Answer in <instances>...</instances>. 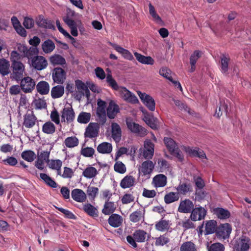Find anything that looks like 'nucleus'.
<instances>
[{"mask_svg":"<svg viewBox=\"0 0 251 251\" xmlns=\"http://www.w3.org/2000/svg\"><path fill=\"white\" fill-rule=\"evenodd\" d=\"M50 93L53 99L61 98L64 94V87L60 85L53 87L51 90Z\"/></svg>","mask_w":251,"mask_h":251,"instance_id":"29","label":"nucleus"},{"mask_svg":"<svg viewBox=\"0 0 251 251\" xmlns=\"http://www.w3.org/2000/svg\"><path fill=\"white\" fill-rule=\"evenodd\" d=\"M206 214V210L201 206L196 207L192 211L190 215L191 220L194 221H200L204 218Z\"/></svg>","mask_w":251,"mask_h":251,"instance_id":"15","label":"nucleus"},{"mask_svg":"<svg viewBox=\"0 0 251 251\" xmlns=\"http://www.w3.org/2000/svg\"><path fill=\"white\" fill-rule=\"evenodd\" d=\"M250 245V239L245 235H242L234 240L233 250L234 251H249Z\"/></svg>","mask_w":251,"mask_h":251,"instance_id":"3","label":"nucleus"},{"mask_svg":"<svg viewBox=\"0 0 251 251\" xmlns=\"http://www.w3.org/2000/svg\"><path fill=\"white\" fill-rule=\"evenodd\" d=\"M12 73L10 77L17 81H20L24 76L25 66L20 61H13L12 63Z\"/></svg>","mask_w":251,"mask_h":251,"instance_id":"4","label":"nucleus"},{"mask_svg":"<svg viewBox=\"0 0 251 251\" xmlns=\"http://www.w3.org/2000/svg\"><path fill=\"white\" fill-rule=\"evenodd\" d=\"M20 86L25 93H31L35 87V82L29 76L23 77L21 80Z\"/></svg>","mask_w":251,"mask_h":251,"instance_id":"6","label":"nucleus"},{"mask_svg":"<svg viewBox=\"0 0 251 251\" xmlns=\"http://www.w3.org/2000/svg\"><path fill=\"white\" fill-rule=\"evenodd\" d=\"M112 137L116 142H119L121 139L122 131L120 126L116 123L111 124Z\"/></svg>","mask_w":251,"mask_h":251,"instance_id":"24","label":"nucleus"},{"mask_svg":"<svg viewBox=\"0 0 251 251\" xmlns=\"http://www.w3.org/2000/svg\"><path fill=\"white\" fill-rule=\"evenodd\" d=\"M170 227V221L163 219H161L159 221L156 222L155 225V229L161 232L168 231Z\"/></svg>","mask_w":251,"mask_h":251,"instance_id":"27","label":"nucleus"},{"mask_svg":"<svg viewBox=\"0 0 251 251\" xmlns=\"http://www.w3.org/2000/svg\"><path fill=\"white\" fill-rule=\"evenodd\" d=\"M107 116L111 119H114L119 112V106L113 100H111L106 109Z\"/></svg>","mask_w":251,"mask_h":251,"instance_id":"19","label":"nucleus"},{"mask_svg":"<svg viewBox=\"0 0 251 251\" xmlns=\"http://www.w3.org/2000/svg\"><path fill=\"white\" fill-rule=\"evenodd\" d=\"M128 128L133 133L137 135L144 137L147 134V130L138 124L132 121L126 122Z\"/></svg>","mask_w":251,"mask_h":251,"instance_id":"11","label":"nucleus"},{"mask_svg":"<svg viewBox=\"0 0 251 251\" xmlns=\"http://www.w3.org/2000/svg\"><path fill=\"white\" fill-rule=\"evenodd\" d=\"M179 199V195L177 192H171L166 194L164 196V201L166 204H170L177 201Z\"/></svg>","mask_w":251,"mask_h":251,"instance_id":"39","label":"nucleus"},{"mask_svg":"<svg viewBox=\"0 0 251 251\" xmlns=\"http://www.w3.org/2000/svg\"><path fill=\"white\" fill-rule=\"evenodd\" d=\"M135 178L130 175H126L121 181L120 185L123 189L129 188L135 185Z\"/></svg>","mask_w":251,"mask_h":251,"instance_id":"22","label":"nucleus"},{"mask_svg":"<svg viewBox=\"0 0 251 251\" xmlns=\"http://www.w3.org/2000/svg\"><path fill=\"white\" fill-rule=\"evenodd\" d=\"M194 209V204L193 202L189 199L180 201L178 210L179 212L184 213H192Z\"/></svg>","mask_w":251,"mask_h":251,"instance_id":"16","label":"nucleus"},{"mask_svg":"<svg viewBox=\"0 0 251 251\" xmlns=\"http://www.w3.org/2000/svg\"><path fill=\"white\" fill-rule=\"evenodd\" d=\"M171 70L166 68H162L159 70V74L161 75L169 80L170 81H172V77L171 76Z\"/></svg>","mask_w":251,"mask_h":251,"instance_id":"60","label":"nucleus"},{"mask_svg":"<svg viewBox=\"0 0 251 251\" xmlns=\"http://www.w3.org/2000/svg\"><path fill=\"white\" fill-rule=\"evenodd\" d=\"M33 104L36 109H41L47 106L46 100L40 98L35 99L33 101Z\"/></svg>","mask_w":251,"mask_h":251,"instance_id":"57","label":"nucleus"},{"mask_svg":"<svg viewBox=\"0 0 251 251\" xmlns=\"http://www.w3.org/2000/svg\"><path fill=\"white\" fill-rule=\"evenodd\" d=\"M227 109V105L225 103V102H220V105H219L218 109L216 110L214 116L218 118L221 116L223 113L226 114Z\"/></svg>","mask_w":251,"mask_h":251,"instance_id":"53","label":"nucleus"},{"mask_svg":"<svg viewBox=\"0 0 251 251\" xmlns=\"http://www.w3.org/2000/svg\"><path fill=\"white\" fill-rule=\"evenodd\" d=\"M97 121L100 124L103 125L106 122V115L105 110H96Z\"/></svg>","mask_w":251,"mask_h":251,"instance_id":"52","label":"nucleus"},{"mask_svg":"<svg viewBox=\"0 0 251 251\" xmlns=\"http://www.w3.org/2000/svg\"><path fill=\"white\" fill-rule=\"evenodd\" d=\"M147 237L149 238V235L146 231L142 229H138L134 231L133 234V236L128 235L126 237V240L127 242L133 248H136L137 247V244L136 242L139 243L145 242L146 240Z\"/></svg>","mask_w":251,"mask_h":251,"instance_id":"1","label":"nucleus"},{"mask_svg":"<svg viewBox=\"0 0 251 251\" xmlns=\"http://www.w3.org/2000/svg\"><path fill=\"white\" fill-rule=\"evenodd\" d=\"M208 251H224L225 247L220 243H215L208 247Z\"/></svg>","mask_w":251,"mask_h":251,"instance_id":"58","label":"nucleus"},{"mask_svg":"<svg viewBox=\"0 0 251 251\" xmlns=\"http://www.w3.org/2000/svg\"><path fill=\"white\" fill-rule=\"evenodd\" d=\"M156 246H163L170 242V239L167 233L160 235L155 238Z\"/></svg>","mask_w":251,"mask_h":251,"instance_id":"46","label":"nucleus"},{"mask_svg":"<svg viewBox=\"0 0 251 251\" xmlns=\"http://www.w3.org/2000/svg\"><path fill=\"white\" fill-rule=\"evenodd\" d=\"M108 44L112 46L117 51L122 54L123 57L129 60H132L134 59V57L132 54L127 50L124 49L120 46L112 43L110 42H108Z\"/></svg>","mask_w":251,"mask_h":251,"instance_id":"21","label":"nucleus"},{"mask_svg":"<svg viewBox=\"0 0 251 251\" xmlns=\"http://www.w3.org/2000/svg\"><path fill=\"white\" fill-rule=\"evenodd\" d=\"M2 161L5 165L11 166H16L18 163L17 159L13 156H8L6 159L3 160Z\"/></svg>","mask_w":251,"mask_h":251,"instance_id":"61","label":"nucleus"},{"mask_svg":"<svg viewBox=\"0 0 251 251\" xmlns=\"http://www.w3.org/2000/svg\"><path fill=\"white\" fill-rule=\"evenodd\" d=\"M229 58L223 54L221 57V70L222 73L226 74L228 70Z\"/></svg>","mask_w":251,"mask_h":251,"instance_id":"43","label":"nucleus"},{"mask_svg":"<svg viewBox=\"0 0 251 251\" xmlns=\"http://www.w3.org/2000/svg\"><path fill=\"white\" fill-rule=\"evenodd\" d=\"M231 230V226L229 224H223L217 227L216 234L220 239H226L229 237Z\"/></svg>","mask_w":251,"mask_h":251,"instance_id":"5","label":"nucleus"},{"mask_svg":"<svg viewBox=\"0 0 251 251\" xmlns=\"http://www.w3.org/2000/svg\"><path fill=\"white\" fill-rule=\"evenodd\" d=\"M217 222L214 220H209L205 224V234H210L216 233Z\"/></svg>","mask_w":251,"mask_h":251,"instance_id":"38","label":"nucleus"},{"mask_svg":"<svg viewBox=\"0 0 251 251\" xmlns=\"http://www.w3.org/2000/svg\"><path fill=\"white\" fill-rule=\"evenodd\" d=\"M10 73L9 62L4 58L0 59V74L5 76Z\"/></svg>","mask_w":251,"mask_h":251,"instance_id":"28","label":"nucleus"},{"mask_svg":"<svg viewBox=\"0 0 251 251\" xmlns=\"http://www.w3.org/2000/svg\"><path fill=\"white\" fill-rule=\"evenodd\" d=\"M180 251H197L196 246L191 241L183 243L180 248Z\"/></svg>","mask_w":251,"mask_h":251,"instance_id":"48","label":"nucleus"},{"mask_svg":"<svg viewBox=\"0 0 251 251\" xmlns=\"http://www.w3.org/2000/svg\"><path fill=\"white\" fill-rule=\"evenodd\" d=\"M137 93L140 99L148 108L151 111H154L155 102L153 98L149 95L143 93L140 91H138Z\"/></svg>","mask_w":251,"mask_h":251,"instance_id":"12","label":"nucleus"},{"mask_svg":"<svg viewBox=\"0 0 251 251\" xmlns=\"http://www.w3.org/2000/svg\"><path fill=\"white\" fill-rule=\"evenodd\" d=\"M40 177L44 181V182L49 186L52 188H56L57 183L49 176L44 173H41Z\"/></svg>","mask_w":251,"mask_h":251,"instance_id":"50","label":"nucleus"},{"mask_svg":"<svg viewBox=\"0 0 251 251\" xmlns=\"http://www.w3.org/2000/svg\"><path fill=\"white\" fill-rule=\"evenodd\" d=\"M21 157L25 160L32 162L36 158V155L32 151L27 150L22 152Z\"/></svg>","mask_w":251,"mask_h":251,"instance_id":"45","label":"nucleus"},{"mask_svg":"<svg viewBox=\"0 0 251 251\" xmlns=\"http://www.w3.org/2000/svg\"><path fill=\"white\" fill-rule=\"evenodd\" d=\"M76 92L74 95V99L80 101L82 97L86 96L89 98L90 96V92L88 87L85 83L79 79H76L75 81Z\"/></svg>","mask_w":251,"mask_h":251,"instance_id":"2","label":"nucleus"},{"mask_svg":"<svg viewBox=\"0 0 251 251\" xmlns=\"http://www.w3.org/2000/svg\"><path fill=\"white\" fill-rule=\"evenodd\" d=\"M123 222V217L117 214H112L108 219V224L113 227H118L121 226Z\"/></svg>","mask_w":251,"mask_h":251,"instance_id":"20","label":"nucleus"},{"mask_svg":"<svg viewBox=\"0 0 251 251\" xmlns=\"http://www.w3.org/2000/svg\"><path fill=\"white\" fill-rule=\"evenodd\" d=\"M112 150V146L110 143L103 142L99 145L97 147V151L100 153H110Z\"/></svg>","mask_w":251,"mask_h":251,"instance_id":"33","label":"nucleus"},{"mask_svg":"<svg viewBox=\"0 0 251 251\" xmlns=\"http://www.w3.org/2000/svg\"><path fill=\"white\" fill-rule=\"evenodd\" d=\"M55 126L50 121L46 122L42 126V131L47 134H52L55 131Z\"/></svg>","mask_w":251,"mask_h":251,"instance_id":"42","label":"nucleus"},{"mask_svg":"<svg viewBox=\"0 0 251 251\" xmlns=\"http://www.w3.org/2000/svg\"><path fill=\"white\" fill-rule=\"evenodd\" d=\"M177 193L180 194L185 195L188 193L193 191V188L190 183L180 182L177 187H176Z\"/></svg>","mask_w":251,"mask_h":251,"instance_id":"23","label":"nucleus"},{"mask_svg":"<svg viewBox=\"0 0 251 251\" xmlns=\"http://www.w3.org/2000/svg\"><path fill=\"white\" fill-rule=\"evenodd\" d=\"M120 96L124 100L131 103H137L138 102V100L136 96L127 90L126 87H121L118 92Z\"/></svg>","mask_w":251,"mask_h":251,"instance_id":"8","label":"nucleus"},{"mask_svg":"<svg viewBox=\"0 0 251 251\" xmlns=\"http://www.w3.org/2000/svg\"><path fill=\"white\" fill-rule=\"evenodd\" d=\"M55 48V44L50 39L46 40L42 44V50L46 53H51L54 50Z\"/></svg>","mask_w":251,"mask_h":251,"instance_id":"35","label":"nucleus"},{"mask_svg":"<svg viewBox=\"0 0 251 251\" xmlns=\"http://www.w3.org/2000/svg\"><path fill=\"white\" fill-rule=\"evenodd\" d=\"M215 214L220 219H227L230 217V212L227 209L223 208H216L214 210Z\"/></svg>","mask_w":251,"mask_h":251,"instance_id":"37","label":"nucleus"},{"mask_svg":"<svg viewBox=\"0 0 251 251\" xmlns=\"http://www.w3.org/2000/svg\"><path fill=\"white\" fill-rule=\"evenodd\" d=\"M114 171L118 173L123 174L126 171L125 165L121 161H117L114 166Z\"/></svg>","mask_w":251,"mask_h":251,"instance_id":"56","label":"nucleus"},{"mask_svg":"<svg viewBox=\"0 0 251 251\" xmlns=\"http://www.w3.org/2000/svg\"><path fill=\"white\" fill-rule=\"evenodd\" d=\"M78 143V139L75 136L67 137L64 141L65 146L69 148L77 146Z\"/></svg>","mask_w":251,"mask_h":251,"instance_id":"49","label":"nucleus"},{"mask_svg":"<svg viewBox=\"0 0 251 251\" xmlns=\"http://www.w3.org/2000/svg\"><path fill=\"white\" fill-rule=\"evenodd\" d=\"M62 165V161L59 159H51L48 162V165L51 169L56 170L57 174L61 175V168Z\"/></svg>","mask_w":251,"mask_h":251,"instance_id":"36","label":"nucleus"},{"mask_svg":"<svg viewBox=\"0 0 251 251\" xmlns=\"http://www.w3.org/2000/svg\"><path fill=\"white\" fill-rule=\"evenodd\" d=\"M66 73L61 68H55L52 71V77L54 82L63 84L66 79Z\"/></svg>","mask_w":251,"mask_h":251,"instance_id":"13","label":"nucleus"},{"mask_svg":"<svg viewBox=\"0 0 251 251\" xmlns=\"http://www.w3.org/2000/svg\"><path fill=\"white\" fill-rule=\"evenodd\" d=\"M37 91L42 95L48 94L50 91V85L45 81H41L38 83L36 85Z\"/></svg>","mask_w":251,"mask_h":251,"instance_id":"32","label":"nucleus"},{"mask_svg":"<svg viewBox=\"0 0 251 251\" xmlns=\"http://www.w3.org/2000/svg\"><path fill=\"white\" fill-rule=\"evenodd\" d=\"M100 126L98 123H90L86 128L84 133L85 137L92 138L98 136Z\"/></svg>","mask_w":251,"mask_h":251,"instance_id":"14","label":"nucleus"},{"mask_svg":"<svg viewBox=\"0 0 251 251\" xmlns=\"http://www.w3.org/2000/svg\"><path fill=\"white\" fill-rule=\"evenodd\" d=\"M98 174L97 169L92 166L87 167L83 172V176L87 178L95 177Z\"/></svg>","mask_w":251,"mask_h":251,"instance_id":"44","label":"nucleus"},{"mask_svg":"<svg viewBox=\"0 0 251 251\" xmlns=\"http://www.w3.org/2000/svg\"><path fill=\"white\" fill-rule=\"evenodd\" d=\"M91 118V114L87 112H81L77 117V121L79 123L87 124Z\"/></svg>","mask_w":251,"mask_h":251,"instance_id":"54","label":"nucleus"},{"mask_svg":"<svg viewBox=\"0 0 251 251\" xmlns=\"http://www.w3.org/2000/svg\"><path fill=\"white\" fill-rule=\"evenodd\" d=\"M134 55L137 60L141 63L151 65L153 64V59L150 56H145L136 52L134 53Z\"/></svg>","mask_w":251,"mask_h":251,"instance_id":"41","label":"nucleus"},{"mask_svg":"<svg viewBox=\"0 0 251 251\" xmlns=\"http://www.w3.org/2000/svg\"><path fill=\"white\" fill-rule=\"evenodd\" d=\"M201 52L199 50H196L191 54L190 58V63L196 64L197 60L201 56Z\"/></svg>","mask_w":251,"mask_h":251,"instance_id":"64","label":"nucleus"},{"mask_svg":"<svg viewBox=\"0 0 251 251\" xmlns=\"http://www.w3.org/2000/svg\"><path fill=\"white\" fill-rule=\"evenodd\" d=\"M149 13L153 18V20L158 24L162 23V20L160 17L156 13L154 6L150 3L149 4Z\"/></svg>","mask_w":251,"mask_h":251,"instance_id":"51","label":"nucleus"},{"mask_svg":"<svg viewBox=\"0 0 251 251\" xmlns=\"http://www.w3.org/2000/svg\"><path fill=\"white\" fill-rule=\"evenodd\" d=\"M39 50L37 48L30 47L29 49L27 48L26 54L25 57H27L28 59L32 60L34 56L38 55Z\"/></svg>","mask_w":251,"mask_h":251,"instance_id":"55","label":"nucleus"},{"mask_svg":"<svg viewBox=\"0 0 251 251\" xmlns=\"http://www.w3.org/2000/svg\"><path fill=\"white\" fill-rule=\"evenodd\" d=\"M154 144L150 140H146L144 142V148L140 149L143 153V156L146 159H150L152 158L154 154Z\"/></svg>","mask_w":251,"mask_h":251,"instance_id":"9","label":"nucleus"},{"mask_svg":"<svg viewBox=\"0 0 251 251\" xmlns=\"http://www.w3.org/2000/svg\"><path fill=\"white\" fill-rule=\"evenodd\" d=\"M50 63L53 66L63 65L66 64L65 58L59 54H55L49 58Z\"/></svg>","mask_w":251,"mask_h":251,"instance_id":"30","label":"nucleus"},{"mask_svg":"<svg viewBox=\"0 0 251 251\" xmlns=\"http://www.w3.org/2000/svg\"><path fill=\"white\" fill-rule=\"evenodd\" d=\"M167 183V177L163 174H158L154 176L152 179V184L155 188L163 187Z\"/></svg>","mask_w":251,"mask_h":251,"instance_id":"18","label":"nucleus"},{"mask_svg":"<svg viewBox=\"0 0 251 251\" xmlns=\"http://www.w3.org/2000/svg\"><path fill=\"white\" fill-rule=\"evenodd\" d=\"M23 24L26 29H30L34 26V21L31 18L25 17L24 18Z\"/></svg>","mask_w":251,"mask_h":251,"instance_id":"62","label":"nucleus"},{"mask_svg":"<svg viewBox=\"0 0 251 251\" xmlns=\"http://www.w3.org/2000/svg\"><path fill=\"white\" fill-rule=\"evenodd\" d=\"M84 211L89 216L97 217L98 216V211L96 208L91 204H85L83 207Z\"/></svg>","mask_w":251,"mask_h":251,"instance_id":"47","label":"nucleus"},{"mask_svg":"<svg viewBox=\"0 0 251 251\" xmlns=\"http://www.w3.org/2000/svg\"><path fill=\"white\" fill-rule=\"evenodd\" d=\"M115 209L116 206L114 203L107 201L105 202L102 212L105 215H108L113 214Z\"/></svg>","mask_w":251,"mask_h":251,"instance_id":"40","label":"nucleus"},{"mask_svg":"<svg viewBox=\"0 0 251 251\" xmlns=\"http://www.w3.org/2000/svg\"><path fill=\"white\" fill-rule=\"evenodd\" d=\"M154 164L151 160H147L143 162L140 166L139 171L141 172L144 175L150 174L153 171Z\"/></svg>","mask_w":251,"mask_h":251,"instance_id":"25","label":"nucleus"},{"mask_svg":"<svg viewBox=\"0 0 251 251\" xmlns=\"http://www.w3.org/2000/svg\"><path fill=\"white\" fill-rule=\"evenodd\" d=\"M72 197L75 201L82 202L84 201L86 199L85 193L81 189H75L72 191Z\"/></svg>","mask_w":251,"mask_h":251,"instance_id":"26","label":"nucleus"},{"mask_svg":"<svg viewBox=\"0 0 251 251\" xmlns=\"http://www.w3.org/2000/svg\"><path fill=\"white\" fill-rule=\"evenodd\" d=\"M164 142L170 153H175L178 146L175 141L172 138L165 137Z\"/></svg>","mask_w":251,"mask_h":251,"instance_id":"31","label":"nucleus"},{"mask_svg":"<svg viewBox=\"0 0 251 251\" xmlns=\"http://www.w3.org/2000/svg\"><path fill=\"white\" fill-rule=\"evenodd\" d=\"M37 122V119L34 115L33 111L27 110L24 117L23 126L27 128H31L35 125Z\"/></svg>","mask_w":251,"mask_h":251,"instance_id":"10","label":"nucleus"},{"mask_svg":"<svg viewBox=\"0 0 251 251\" xmlns=\"http://www.w3.org/2000/svg\"><path fill=\"white\" fill-rule=\"evenodd\" d=\"M95 153V150L91 147H86L82 148L81 150V154L85 157H92Z\"/></svg>","mask_w":251,"mask_h":251,"instance_id":"59","label":"nucleus"},{"mask_svg":"<svg viewBox=\"0 0 251 251\" xmlns=\"http://www.w3.org/2000/svg\"><path fill=\"white\" fill-rule=\"evenodd\" d=\"M50 152L49 151H42L40 153H38L37 158L44 161L48 164V162L50 161Z\"/></svg>","mask_w":251,"mask_h":251,"instance_id":"63","label":"nucleus"},{"mask_svg":"<svg viewBox=\"0 0 251 251\" xmlns=\"http://www.w3.org/2000/svg\"><path fill=\"white\" fill-rule=\"evenodd\" d=\"M47 60L42 56L37 55L31 60L30 65L38 71L45 69L48 66Z\"/></svg>","mask_w":251,"mask_h":251,"instance_id":"7","label":"nucleus"},{"mask_svg":"<svg viewBox=\"0 0 251 251\" xmlns=\"http://www.w3.org/2000/svg\"><path fill=\"white\" fill-rule=\"evenodd\" d=\"M129 220L133 223L144 220V213L141 210H137L129 215Z\"/></svg>","mask_w":251,"mask_h":251,"instance_id":"34","label":"nucleus"},{"mask_svg":"<svg viewBox=\"0 0 251 251\" xmlns=\"http://www.w3.org/2000/svg\"><path fill=\"white\" fill-rule=\"evenodd\" d=\"M75 118V112L72 107H65L61 112V121L68 123L73 122Z\"/></svg>","mask_w":251,"mask_h":251,"instance_id":"17","label":"nucleus"}]
</instances>
